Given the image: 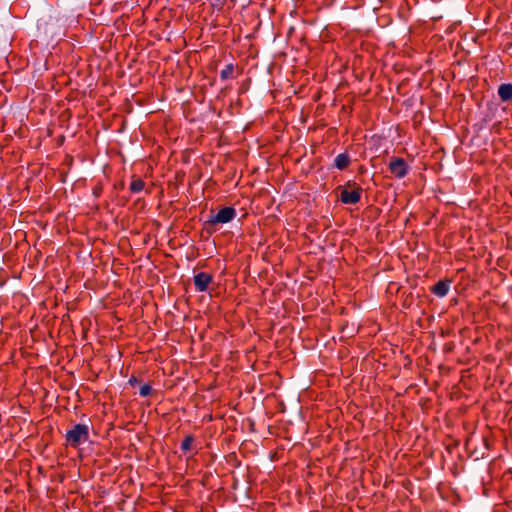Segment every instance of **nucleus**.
<instances>
[{"mask_svg":"<svg viewBox=\"0 0 512 512\" xmlns=\"http://www.w3.org/2000/svg\"><path fill=\"white\" fill-rule=\"evenodd\" d=\"M66 442L71 447L76 448L89 438V427L85 424H75L72 429L66 433Z\"/></svg>","mask_w":512,"mask_h":512,"instance_id":"obj_1","label":"nucleus"},{"mask_svg":"<svg viewBox=\"0 0 512 512\" xmlns=\"http://www.w3.org/2000/svg\"><path fill=\"white\" fill-rule=\"evenodd\" d=\"M237 215L236 209L233 207H224L220 209L215 215H211L205 222L207 227L215 226L218 224H226L231 222Z\"/></svg>","mask_w":512,"mask_h":512,"instance_id":"obj_2","label":"nucleus"},{"mask_svg":"<svg viewBox=\"0 0 512 512\" xmlns=\"http://www.w3.org/2000/svg\"><path fill=\"white\" fill-rule=\"evenodd\" d=\"M389 171L396 178H404L409 171V166L403 158H392L389 165Z\"/></svg>","mask_w":512,"mask_h":512,"instance_id":"obj_3","label":"nucleus"},{"mask_svg":"<svg viewBox=\"0 0 512 512\" xmlns=\"http://www.w3.org/2000/svg\"><path fill=\"white\" fill-rule=\"evenodd\" d=\"M362 188L356 187L353 190L342 189L340 193V201L343 204H356L360 201Z\"/></svg>","mask_w":512,"mask_h":512,"instance_id":"obj_4","label":"nucleus"},{"mask_svg":"<svg viewBox=\"0 0 512 512\" xmlns=\"http://www.w3.org/2000/svg\"><path fill=\"white\" fill-rule=\"evenodd\" d=\"M212 280V275L206 272H199L193 278L195 288L199 292L207 291L209 284L212 282Z\"/></svg>","mask_w":512,"mask_h":512,"instance_id":"obj_5","label":"nucleus"},{"mask_svg":"<svg viewBox=\"0 0 512 512\" xmlns=\"http://www.w3.org/2000/svg\"><path fill=\"white\" fill-rule=\"evenodd\" d=\"M450 289V281L440 280L432 288L431 291L438 297H445Z\"/></svg>","mask_w":512,"mask_h":512,"instance_id":"obj_6","label":"nucleus"},{"mask_svg":"<svg viewBox=\"0 0 512 512\" xmlns=\"http://www.w3.org/2000/svg\"><path fill=\"white\" fill-rule=\"evenodd\" d=\"M351 162L350 156L347 153H340L334 159V166L339 170L346 169Z\"/></svg>","mask_w":512,"mask_h":512,"instance_id":"obj_7","label":"nucleus"},{"mask_svg":"<svg viewBox=\"0 0 512 512\" xmlns=\"http://www.w3.org/2000/svg\"><path fill=\"white\" fill-rule=\"evenodd\" d=\"M499 98L506 102L512 99V84L505 83L501 84L498 88Z\"/></svg>","mask_w":512,"mask_h":512,"instance_id":"obj_8","label":"nucleus"},{"mask_svg":"<svg viewBox=\"0 0 512 512\" xmlns=\"http://www.w3.org/2000/svg\"><path fill=\"white\" fill-rule=\"evenodd\" d=\"M145 187V182L141 178H134L130 183V191L132 193H139Z\"/></svg>","mask_w":512,"mask_h":512,"instance_id":"obj_9","label":"nucleus"},{"mask_svg":"<svg viewBox=\"0 0 512 512\" xmlns=\"http://www.w3.org/2000/svg\"><path fill=\"white\" fill-rule=\"evenodd\" d=\"M234 73V65L232 63L225 66L224 69L220 72V79L222 81L228 80L229 78L233 77Z\"/></svg>","mask_w":512,"mask_h":512,"instance_id":"obj_10","label":"nucleus"},{"mask_svg":"<svg viewBox=\"0 0 512 512\" xmlns=\"http://www.w3.org/2000/svg\"><path fill=\"white\" fill-rule=\"evenodd\" d=\"M194 438L192 435H187L181 442V450L187 452L191 449Z\"/></svg>","mask_w":512,"mask_h":512,"instance_id":"obj_11","label":"nucleus"},{"mask_svg":"<svg viewBox=\"0 0 512 512\" xmlns=\"http://www.w3.org/2000/svg\"><path fill=\"white\" fill-rule=\"evenodd\" d=\"M152 392V387L151 385L149 384H144L140 387V391H139V394L142 396V397H147L151 394Z\"/></svg>","mask_w":512,"mask_h":512,"instance_id":"obj_12","label":"nucleus"},{"mask_svg":"<svg viewBox=\"0 0 512 512\" xmlns=\"http://www.w3.org/2000/svg\"><path fill=\"white\" fill-rule=\"evenodd\" d=\"M128 383L131 385V386H134L136 384L139 383L138 379L136 377H131L128 381Z\"/></svg>","mask_w":512,"mask_h":512,"instance_id":"obj_13","label":"nucleus"}]
</instances>
